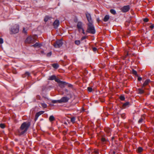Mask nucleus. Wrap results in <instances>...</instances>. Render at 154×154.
<instances>
[{"instance_id":"nucleus-38","label":"nucleus","mask_w":154,"mask_h":154,"mask_svg":"<svg viewBox=\"0 0 154 154\" xmlns=\"http://www.w3.org/2000/svg\"><path fill=\"white\" fill-rule=\"evenodd\" d=\"M52 53L51 52H49L47 54V56L48 57H50Z\"/></svg>"},{"instance_id":"nucleus-11","label":"nucleus","mask_w":154,"mask_h":154,"mask_svg":"<svg viewBox=\"0 0 154 154\" xmlns=\"http://www.w3.org/2000/svg\"><path fill=\"white\" fill-rule=\"evenodd\" d=\"M67 84V83L65 82L61 81L59 83V86L61 88H63L65 87V86Z\"/></svg>"},{"instance_id":"nucleus-43","label":"nucleus","mask_w":154,"mask_h":154,"mask_svg":"<svg viewBox=\"0 0 154 154\" xmlns=\"http://www.w3.org/2000/svg\"><path fill=\"white\" fill-rule=\"evenodd\" d=\"M97 48L95 47H94L93 48V50L94 52H95L97 51Z\"/></svg>"},{"instance_id":"nucleus-6","label":"nucleus","mask_w":154,"mask_h":154,"mask_svg":"<svg viewBox=\"0 0 154 154\" xmlns=\"http://www.w3.org/2000/svg\"><path fill=\"white\" fill-rule=\"evenodd\" d=\"M35 41L34 38L31 36L28 37L26 40L25 42L26 43H32Z\"/></svg>"},{"instance_id":"nucleus-10","label":"nucleus","mask_w":154,"mask_h":154,"mask_svg":"<svg viewBox=\"0 0 154 154\" xmlns=\"http://www.w3.org/2000/svg\"><path fill=\"white\" fill-rule=\"evenodd\" d=\"M145 119V117L144 115L142 116L140 119H139L138 121V123L139 124L142 123L144 122Z\"/></svg>"},{"instance_id":"nucleus-3","label":"nucleus","mask_w":154,"mask_h":154,"mask_svg":"<svg viewBox=\"0 0 154 154\" xmlns=\"http://www.w3.org/2000/svg\"><path fill=\"white\" fill-rule=\"evenodd\" d=\"M19 27L18 25L15 24L11 27L10 29L11 34H15L18 32Z\"/></svg>"},{"instance_id":"nucleus-46","label":"nucleus","mask_w":154,"mask_h":154,"mask_svg":"<svg viewBox=\"0 0 154 154\" xmlns=\"http://www.w3.org/2000/svg\"><path fill=\"white\" fill-rule=\"evenodd\" d=\"M68 87L69 88H72V85L71 84H68Z\"/></svg>"},{"instance_id":"nucleus-49","label":"nucleus","mask_w":154,"mask_h":154,"mask_svg":"<svg viewBox=\"0 0 154 154\" xmlns=\"http://www.w3.org/2000/svg\"><path fill=\"white\" fill-rule=\"evenodd\" d=\"M38 112H39V114H40V115L43 113V112L41 111Z\"/></svg>"},{"instance_id":"nucleus-12","label":"nucleus","mask_w":154,"mask_h":154,"mask_svg":"<svg viewBox=\"0 0 154 154\" xmlns=\"http://www.w3.org/2000/svg\"><path fill=\"white\" fill-rule=\"evenodd\" d=\"M150 82V80L149 79L146 80L142 85V88H143L145 86L147 85Z\"/></svg>"},{"instance_id":"nucleus-52","label":"nucleus","mask_w":154,"mask_h":154,"mask_svg":"<svg viewBox=\"0 0 154 154\" xmlns=\"http://www.w3.org/2000/svg\"><path fill=\"white\" fill-rule=\"evenodd\" d=\"M41 53L43 54V53L44 52L43 51H41Z\"/></svg>"},{"instance_id":"nucleus-21","label":"nucleus","mask_w":154,"mask_h":154,"mask_svg":"<svg viewBox=\"0 0 154 154\" xmlns=\"http://www.w3.org/2000/svg\"><path fill=\"white\" fill-rule=\"evenodd\" d=\"M39 112H38L36 113L35 116V121H36L38 118V117L40 116V114H39Z\"/></svg>"},{"instance_id":"nucleus-35","label":"nucleus","mask_w":154,"mask_h":154,"mask_svg":"<svg viewBox=\"0 0 154 154\" xmlns=\"http://www.w3.org/2000/svg\"><path fill=\"white\" fill-rule=\"evenodd\" d=\"M0 127L2 128H4L5 127V124L2 123L1 124H0Z\"/></svg>"},{"instance_id":"nucleus-41","label":"nucleus","mask_w":154,"mask_h":154,"mask_svg":"<svg viewBox=\"0 0 154 154\" xmlns=\"http://www.w3.org/2000/svg\"><path fill=\"white\" fill-rule=\"evenodd\" d=\"M3 42V39L2 38H0V44H2Z\"/></svg>"},{"instance_id":"nucleus-16","label":"nucleus","mask_w":154,"mask_h":154,"mask_svg":"<svg viewBox=\"0 0 154 154\" xmlns=\"http://www.w3.org/2000/svg\"><path fill=\"white\" fill-rule=\"evenodd\" d=\"M109 18V16L108 15H106L103 19V20L105 22H107Z\"/></svg>"},{"instance_id":"nucleus-37","label":"nucleus","mask_w":154,"mask_h":154,"mask_svg":"<svg viewBox=\"0 0 154 154\" xmlns=\"http://www.w3.org/2000/svg\"><path fill=\"white\" fill-rule=\"evenodd\" d=\"M25 75L26 76H27L28 77H29L30 76V74L29 72H26L25 73Z\"/></svg>"},{"instance_id":"nucleus-20","label":"nucleus","mask_w":154,"mask_h":154,"mask_svg":"<svg viewBox=\"0 0 154 154\" xmlns=\"http://www.w3.org/2000/svg\"><path fill=\"white\" fill-rule=\"evenodd\" d=\"M52 66L55 69H57L59 67V65L57 63H54L52 65Z\"/></svg>"},{"instance_id":"nucleus-14","label":"nucleus","mask_w":154,"mask_h":154,"mask_svg":"<svg viewBox=\"0 0 154 154\" xmlns=\"http://www.w3.org/2000/svg\"><path fill=\"white\" fill-rule=\"evenodd\" d=\"M130 105V103L129 102H127L123 104V107L124 108H125L129 107Z\"/></svg>"},{"instance_id":"nucleus-24","label":"nucleus","mask_w":154,"mask_h":154,"mask_svg":"<svg viewBox=\"0 0 154 154\" xmlns=\"http://www.w3.org/2000/svg\"><path fill=\"white\" fill-rule=\"evenodd\" d=\"M99 152L97 150L94 149L92 152V154H98Z\"/></svg>"},{"instance_id":"nucleus-42","label":"nucleus","mask_w":154,"mask_h":154,"mask_svg":"<svg viewBox=\"0 0 154 154\" xmlns=\"http://www.w3.org/2000/svg\"><path fill=\"white\" fill-rule=\"evenodd\" d=\"M143 21L144 22H147L148 21V19L147 18H145L143 19Z\"/></svg>"},{"instance_id":"nucleus-15","label":"nucleus","mask_w":154,"mask_h":154,"mask_svg":"<svg viewBox=\"0 0 154 154\" xmlns=\"http://www.w3.org/2000/svg\"><path fill=\"white\" fill-rule=\"evenodd\" d=\"M106 132L108 135L110 136L111 135V129L110 128H106L105 129Z\"/></svg>"},{"instance_id":"nucleus-44","label":"nucleus","mask_w":154,"mask_h":154,"mask_svg":"<svg viewBox=\"0 0 154 154\" xmlns=\"http://www.w3.org/2000/svg\"><path fill=\"white\" fill-rule=\"evenodd\" d=\"M23 32L25 34H26V31L25 30V28H23Z\"/></svg>"},{"instance_id":"nucleus-4","label":"nucleus","mask_w":154,"mask_h":154,"mask_svg":"<svg viewBox=\"0 0 154 154\" xmlns=\"http://www.w3.org/2000/svg\"><path fill=\"white\" fill-rule=\"evenodd\" d=\"M63 44V42L62 40H58L54 43V46L55 48H59Z\"/></svg>"},{"instance_id":"nucleus-34","label":"nucleus","mask_w":154,"mask_h":154,"mask_svg":"<svg viewBox=\"0 0 154 154\" xmlns=\"http://www.w3.org/2000/svg\"><path fill=\"white\" fill-rule=\"evenodd\" d=\"M54 80L55 82L58 83H59L60 82H61V81L59 79L56 78H56Z\"/></svg>"},{"instance_id":"nucleus-26","label":"nucleus","mask_w":154,"mask_h":154,"mask_svg":"<svg viewBox=\"0 0 154 154\" xmlns=\"http://www.w3.org/2000/svg\"><path fill=\"white\" fill-rule=\"evenodd\" d=\"M60 100H52L51 101L52 103H60Z\"/></svg>"},{"instance_id":"nucleus-39","label":"nucleus","mask_w":154,"mask_h":154,"mask_svg":"<svg viewBox=\"0 0 154 154\" xmlns=\"http://www.w3.org/2000/svg\"><path fill=\"white\" fill-rule=\"evenodd\" d=\"M125 114L124 113L122 114L121 115V117L123 118V119H124L125 118Z\"/></svg>"},{"instance_id":"nucleus-33","label":"nucleus","mask_w":154,"mask_h":154,"mask_svg":"<svg viewBox=\"0 0 154 154\" xmlns=\"http://www.w3.org/2000/svg\"><path fill=\"white\" fill-rule=\"evenodd\" d=\"M120 99L121 100H124L125 99V96L123 95H121L120 97Z\"/></svg>"},{"instance_id":"nucleus-51","label":"nucleus","mask_w":154,"mask_h":154,"mask_svg":"<svg viewBox=\"0 0 154 154\" xmlns=\"http://www.w3.org/2000/svg\"><path fill=\"white\" fill-rule=\"evenodd\" d=\"M65 91L67 92H68V89H65Z\"/></svg>"},{"instance_id":"nucleus-13","label":"nucleus","mask_w":154,"mask_h":154,"mask_svg":"<svg viewBox=\"0 0 154 154\" xmlns=\"http://www.w3.org/2000/svg\"><path fill=\"white\" fill-rule=\"evenodd\" d=\"M82 23L81 22H79L77 25V26L78 29H82Z\"/></svg>"},{"instance_id":"nucleus-48","label":"nucleus","mask_w":154,"mask_h":154,"mask_svg":"<svg viewBox=\"0 0 154 154\" xmlns=\"http://www.w3.org/2000/svg\"><path fill=\"white\" fill-rule=\"evenodd\" d=\"M129 123L131 124H132L133 123V121L131 120H129Z\"/></svg>"},{"instance_id":"nucleus-36","label":"nucleus","mask_w":154,"mask_h":154,"mask_svg":"<svg viewBox=\"0 0 154 154\" xmlns=\"http://www.w3.org/2000/svg\"><path fill=\"white\" fill-rule=\"evenodd\" d=\"M92 88L91 87H88V91L90 92H91L92 91Z\"/></svg>"},{"instance_id":"nucleus-53","label":"nucleus","mask_w":154,"mask_h":154,"mask_svg":"<svg viewBox=\"0 0 154 154\" xmlns=\"http://www.w3.org/2000/svg\"><path fill=\"white\" fill-rule=\"evenodd\" d=\"M114 137H112V140H113V139H114Z\"/></svg>"},{"instance_id":"nucleus-23","label":"nucleus","mask_w":154,"mask_h":154,"mask_svg":"<svg viewBox=\"0 0 154 154\" xmlns=\"http://www.w3.org/2000/svg\"><path fill=\"white\" fill-rule=\"evenodd\" d=\"M101 140L103 143H104L106 141V139L103 137L101 138Z\"/></svg>"},{"instance_id":"nucleus-50","label":"nucleus","mask_w":154,"mask_h":154,"mask_svg":"<svg viewBox=\"0 0 154 154\" xmlns=\"http://www.w3.org/2000/svg\"><path fill=\"white\" fill-rule=\"evenodd\" d=\"M82 33L85 34V32H84V29H83V28H82Z\"/></svg>"},{"instance_id":"nucleus-31","label":"nucleus","mask_w":154,"mask_h":154,"mask_svg":"<svg viewBox=\"0 0 154 154\" xmlns=\"http://www.w3.org/2000/svg\"><path fill=\"white\" fill-rule=\"evenodd\" d=\"M75 43L76 45H78L80 44V42L79 40H75Z\"/></svg>"},{"instance_id":"nucleus-22","label":"nucleus","mask_w":154,"mask_h":154,"mask_svg":"<svg viewBox=\"0 0 154 154\" xmlns=\"http://www.w3.org/2000/svg\"><path fill=\"white\" fill-rule=\"evenodd\" d=\"M49 20H50V17L48 16H46L44 19V21L45 22H47Z\"/></svg>"},{"instance_id":"nucleus-8","label":"nucleus","mask_w":154,"mask_h":154,"mask_svg":"<svg viewBox=\"0 0 154 154\" xmlns=\"http://www.w3.org/2000/svg\"><path fill=\"white\" fill-rule=\"evenodd\" d=\"M130 9L129 5H126L124 6L122 8V11L123 12H126L129 10Z\"/></svg>"},{"instance_id":"nucleus-32","label":"nucleus","mask_w":154,"mask_h":154,"mask_svg":"<svg viewBox=\"0 0 154 154\" xmlns=\"http://www.w3.org/2000/svg\"><path fill=\"white\" fill-rule=\"evenodd\" d=\"M75 118L74 117H72L71 119V121L73 123L75 122Z\"/></svg>"},{"instance_id":"nucleus-2","label":"nucleus","mask_w":154,"mask_h":154,"mask_svg":"<svg viewBox=\"0 0 154 154\" xmlns=\"http://www.w3.org/2000/svg\"><path fill=\"white\" fill-rule=\"evenodd\" d=\"M88 27L87 32L92 34H94L95 33V30L93 23H88Z\"/></svg>"},{"instance_id":"nucleus-47","label":"nucleus","mask_w":154,"mask_h":154,"mask_svg":"<svg viewBox=\"0 0 154 154\" xmlns=\"http://www.w3.org/2000/svg\"><path fill=\"white\" fill-rule=\"evenodd\" d=\"M142 78L140 77H138V80L139 81H140L142 80Z\"/></svg>"},{"instance_id":"nucleus-5","label":"nucleus","mask_w":154,"mask_h":154,"mask_svg":"<svg viewBox=\"0 0 154 154\" xmlns=\"http://www.w3.org/2000/svg\"><path fill=\"white\" fill-rule=\"evenodd\" d=\"M85 14L88 23H93L91 14L88 12H86Z\"/></svg>"},{"instance_id":"nucleus-45","label":"nucleus","mask_w":154,"mask_h":154,"mask_svg":"<svg viewBox=\"0 0 154 154\" xmlns=\"http://www.w3.org/2000/svg\"><path fill=\"white\" fill-rule=\"evenodd\" d=\"M154 25H151L150 26H149V27L150 28H151V29H152L153 28H154Z\"/></svg>"},{"instance_id":"nucleus-29","label":"nucleus","mask_w":154,"mask_h":154,"mask_svg":"<svg viewBox=\"0 0 154 154\" xmlns=\"http://www.w3.org/2000/svg\"><path fill=\"white\" fill-rule=\"evenodd\" d=\"M138 91L139 92V93L140 94H142L144 93L143 90L140 88H139L138 89Z\"/></svg>"},{"instance_id":"nucleus-1","label":"nucleus","mask_w":154,"mask_h":154,"mask_svg":"<svg viewBox=\"0 0 154 154\" xmlns=\"http://www.w3.org/2000/svg\"><path fill=\"white\" fill-rule=\"evenodd\" d=\"M30 126L29 123L24 122L21 125L18 132L20 135L24 134Z\"/></svg>"},{"instance_id":"nucleus-25","label":"nucleus","mask_w":154,"mask_h":154,"mask_svg":"<svg viewBox=\"0 0 154 154\" xmlns=\"http://www.w3.org/2000/svg\"><path fill=\"white\" fill-rule=\"evenodd\" d=\"M143 150V148L141 147H139L138 148L137 151L138 153L141 152Z\"/></svg>"},{"instance_id":"nucleus-17","label":"nucleus","mask_w":154,"mask_h":154,"mask_svg":"<svg viewBox=\"0 0 154 154\" xmlns=\"http://www.w3.org/2000/svg\"><path fill=\"white\" fill-rule=\"evenodd\" d=\"M55 120V118L54 117L52 116H51L49 118V120L50 122H52Z\"/></svg>"},{"instance_id":"nucleus-27","label":"nucleus","mask_w":154,"mask_h":154,"mask_svg":"<svg viewBox=\"0 0 154 154\" xmlns=\"http://www.w3.org/2000/svg\"><path fill=\"white\" fill-rule=\"evenodd\" d=\"M110 12L113 14H116V12L115 10L113 9H111L110 10Z\"/></svg>"},{"instance_id":"nucleus-40","label":"nucleus","mask_w":154,"mask_h":154,"mask_svg":"<svg viewBox=\"0 0 154 154\" xmlns=\"http://www.w3.org/2000/svg\"><path fill=\"white\" fill-rule=\"evenodd\" d=\"M87 38V36H84L82 37V38H81V40H83L84 39H86Z\"/></svg>"},{"instance_id":"nucleus-19","label":"nucleus","mask_w":154,"mask_h":154,"mask_svg":"<svg viewBox=\"0 0 154 154\" xmlns=\"http://www.w3.org/2000/svg\"><path fill=\"white\" fill-rule=\"evenodd\" d=\"M41 46V45L40 44H39L38 42H36L35 44L33 45L32 46H33L34 47H40Z\"/></svg>"},{"instance_id":"nucleus-7","label":"nucleus","mask_w":154,"mask_h":154,"mask_svg":"<svg viewBox=\"0 0 154 154\" xmlns=\"http://www.w3.org/2000/svg\"><path fill=\"white\" fill-rule=\"evenodd\" d=\"M69 100V98L66 97H62L60 100V103H66L68 102Z\"/></svg>"},{"instance_id":"nucleus-18","label":"nucleus","mask_w":154,"mask_h":154,"mask_svg":"<svg viewBox=\"0 0 154 154\" xmlns=\"http://www.w3.org/2000/svg\"><path fill=\"white\" fill-rule=\"evenodd\" d=\"M56 76L55 75H52L49 77L48 80H54L56 78Z\"/></svg>"},{"instance_id":"nucleus-9","label":"nucleus","mask_w":154,"mask_h":154,"mask_svg":"<svg viewBox=\"0 0 154 154\" xmlns=\"http://www.w3.org/2000/svg\"><path fill=\"white\" fill-rule=\"evenodd\" d=\"M60 24L59 21L58 20H56L53 23V25L55 28H57Z\"/></svg>"},{"instance_id":"nucleus-28","label":"nucleus","mask_w":154,"mask_h":154,"mask_svg":"<svg viewBox=\"0 0 154 154\" xmlns=\"http://www.w3.org/2000/svg\"><path fill=\"white\" fill-rule=\"evenodd\" d=\"M41 105L44 108H46L47 106V104L45 103H41Z\"/></svg>"},{"instance_id":"nucleus-30","label":"nucleus","mask_w":154,"mask_h":154,"mask_svg":"<svg viewBox=\"0 0 154 154\" xmlns=\"http://www.w3.org/2000/svg\"><path fill=\"white\" fill-rule=\"evenodd\" d=\"M132 73L133 74H134L136 76H138L137 74V72L134 69H133L132 70Z\"/></svg>"}]
</instances>
